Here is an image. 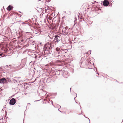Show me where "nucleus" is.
I'll return each instance as SVG.
<instances>
[{
  "label": "nucleus",
  "instance_id": "nucleus-4",
  "mask_svg": "<svg viewBox=\"0 0 123 123\" xmlns=\"http://www.w3.org/2000/svg\"><path fill=\"white\" fill-rule=\"evenodd\" d=\"M1 83L4 84L6 82V80L4 78L1 79Z\"/></svg>",
  "mask_w": 123,
  "mask_h": 123
},
{
  "label": "nucleus",
  "instance_id": "nucleus-7",
  "mask_svg": "<svg viewBox=\"0 0 123 123\" xmlns=\"http://www.w3.org/2000/svg\"><path fill=\"white\" fill-rule=\"evenodd\" d=\"M56 50L57 51H58L60 50V49L59 48L57 47L56 48Z\"/></svg>",
  "mask_w": 123,
  "mask_h": 123
},
{
  "label": "nucleus",
  "instance_id": "nucleus-5",
  "mask_svg": "<svg viewBox=\"0 0 123 123\" xmlns=\"http://www.w3.org/2000/svg\"><path fill=\"white\" fill-rule=\"evenodd\" d=\"M87 5L86 4H84L82 5V10L86 9L87 7Z\"/></svg>",
  "mask_w": 123,
  "mask_h": 123
},
{
  "label": "nucleus",
  "instance_id": "nucleus-11",
  "mask_svg": "<svg viewBox=\"0 0 123 123\" xmlns=\"http://www.w3.org/2000/svg\"><path fill=\"white\" fill-rule=\"evenodd\" d=\"M1 79H0V83H1Z\"/></svg>",
  "mask_w": 123,
  "mask_h": 123
},
{
  "label": "nucleus",
  "instance_id": "nucleus-9",
  "mask_svg": "<svg viewBox=\"0 0 123 123\" xmlns=\"http://www.w3.org/2000/svg\"><path fill=\"white\" fill-rule=\"evenodd\" d=\"M47 2H48L50 1V0H46Z\"/></svg>",
  "mask_w": 123,
  "mask_h": 123
},
{
  "label": "nucleus",
  "instance_id": "nucleus-3",
  "mask_svg": "<svg viewBox=\"0 0 123 123\" xmlns=\"http://www.w3.org/2000/svg\"><path fill=\"white\" fill-rule=\"evenodd\" d=\"M103 5L105 6H107L109 5V2L107 0H105L103 2Z\"/></svg>",
  "mask_w": 123,
  "mask_h": 123
},
{
  "label": "nucleus",
  "instance_id": "nucleus-8",
  "mask_svg": "<svg viewBox=\"0 0 123 123\" xmlns=\"http://www.w3.org/2000/svg\"><path fill=\"white\" fill-rule=\"evenodd\" d=\"M52 18L51 17H49V19L51 20Z\"/></svg>",
  "mask_w": 123,
  "mask_h": 123
},
{
  "label": "nucleus",
  "instance_id": "nucleus-10",
  "mask_svg": "<svg viewBox=\"0 0 123 123\" xmlns=\"http://www.w3.org/2000/svg\"><path fill=\"white\" fill-rule=\"evenodd\" d=\"M3 54L2 53L0 54V56H1Z\"/></svg>",
  "mask_w": 123,
  "mask_h": 123
},
{
  "label": "nucleus",
  "instance_id": "nucleus-2",
  "mask_svg": "<svg viewBox=\"0 0 123 123\" xmlns=\"http://www.w3.org/2000/svg\"><path fill=\"white\" fill-rule=\"evenodd\" d=\"M60 36L58 35H56L55 36V42L58 43L60 40Z\"/></svg>",
  "mask_w": 123,
  "mask_h": 123
},
{
  "label": "nucleus",
  "instance_id": "nucleus-1",
  "mask_svg": "<svg viewBox=\"0 0 123 123\" xmlns=\"http://www.w3.org/2000/svg\"><path fill=\"white\" fill-rule=\"evenodd\" d=\"M16 103L15 100L13 98H12L10 101V104L12 105H14Z\"/></svg>",
  "mask_w": 123,
  "mask_h": 123
},
{
  "label": "nucleus",
  "instance_id": "nucleus-6",
  "mask_svg": "<svg viewBox=\"0 0 123 123\" xmlns=\"http://www.w3.org/2000/svg\"><path fill=\"white\" fill-rule=\"evenodd\" d=\"M13 7L11 6L10 5H9L8 7L7 8V10H8L9 11H10L12 8Z\"/></svg>",
  "mask_w": 123,
  "mask_h": 123
}]
</instances>
